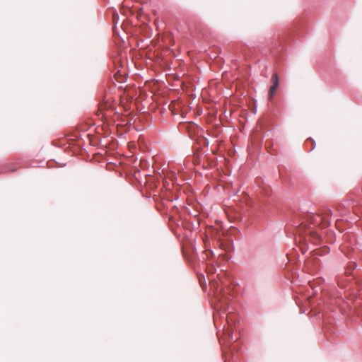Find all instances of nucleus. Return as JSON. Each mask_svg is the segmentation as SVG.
I'll return each instance as SVG.
<instances>
[{
	"instance_id": "7ed1b4c3",
	"label": "nucleus",
	"mask_w": 362,
	"mask_h": 362,
	"mask_svg": "<svg viewBox=\"0 0 362 362\" xmlns=\"http://www.w3.org/2000/svg\"><path fill=\"white\" fill-rule=\"evenodd\" d=\"M218 300H219V303L221 304V306H223V304L225 303L224 298H219Z\"/></svg>"
},
{
	"instance_id": "20e7f679",
	"label": "nucleus",
	"mask_w": 362,
	"mask_h": 362,
	"mask_svg": "<svg viewBox=\"0 0 362 362\" xmlns=\"http://www.w3.org/2000/svg\"><path fill=\"white\" fill-rule=\"evenodd\" d=\"M226 334H228V337L230 338L231 340L233 339V337L230 336V334L228 332H227Z\"/></svg>"
},
{
	"instance_id": "39448f33",
	"label": "nucleus",
	"mask_w": 362,
	"mask_h": 362,
	"mask_svg": "<svg viewBox=\"0 0 362 362\" xmlns=\"http://www.w3.org/2000/svg\"><path fill=\"white\" fill-rule=\"evenodd\" d=\"M307 141H308H308H310V142H312V143H314L313 139H310H310H308L307 140Z\"/></svg>"
},
{
	"instance_id": "f03ea898",
	"label": "nucleus",
	"mask_w": 362,
	"mask_h": 362,
	"mask_svg": "<svg viewBox=\"0 0 362 362\" xmlns=\"http://www.w3.org/2000/svg\"><path fill=\"white\" fill-rule=\"evenodd\" d=\"M272 86L269 88V99H272L273 98V95L274 93L276 92V89L279 86V78L276 73H274L272 76Z\"/></svg>"
},
{
	"instance_id": "f257e3e1",
	"label": "nucleus",
	"mask_w": 362,
	"mask_h": 362,
	"mask_svg": "<svg viewBox=\"0 0 362 362\" xmlns=\"http://www.w3.org/2000/svg\"><path fill=\"white\" fill-rule=\"evenodd\" d=\"M331 214V211L327 209L323 213L322 216L320 215L311 216L310 222L315 224L319 223L322 228H327L329 226V221L328 217L330 216Z\"/></svg>"
}]
</instances>
